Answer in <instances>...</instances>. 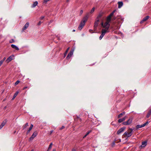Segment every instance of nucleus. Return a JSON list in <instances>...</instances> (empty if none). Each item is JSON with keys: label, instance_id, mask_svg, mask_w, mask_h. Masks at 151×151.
Instances as JSON below:
<instances>
[{"label": "nucleus", "instance_id": "nucleus-1", "mask_svg": "<svg viewBox=\"0 0 151 151\" xmlns=\"http://www.w3.org/2000/svg\"><path fill=\"white\" fill-rule=\"evenodd\" d=\"M133 129L131 128L129 129L127 131L125 132L124 134L125 137H128L131 136L132 134Z\"/></svg>", "mask_w": 151, "mask_h": 151}, {"label": "nucleus", "instance_id": "nucleus-2", "mask_svg": "<svg viewBox=\"0 0 151 151\" xmlns=\"http://www.w3.org/2000/svg\"><path fill=\"white\" fill-rule=\"evenodd\" d=\"M109 22H110L106 21L104 24L103 22H102L101 23V25L104 27L109 29L110 26V24H109Z\"/></svg>", "mask_w": 151, "mask_h": 151}, {"label": "nucleus", "instance_id": "nucleus-3", "mask_svg": "<svg viewBox=\"0 0 151 151\" xmlns=\"http://www.w3.org/2000/svg\"><path fill=\"white\" fill-rule=\"evenodd\" d=\"M132 118L130 117L129 119L126 122H123L122 124L124 125H127L131 124L132 122Z\"/></svg>", "mask_w": 151, "mask_h": 151}, {"label": "nucleus", "instance_id": "nucleus-4", "mask_svg": "<svg viewBox=\"0 0 151 151\" xmlns=\"http://www.w3.org/2000/svg\"><path fill=\"white\" fill-rule=\"evenodd\" d=\"M149 122L147 121L142 125H137L136 126V128L137 129H138L139 128H142L145 126L146 125L148 124Z\"/></svg>", "mask_w": 151, "mask_h": 151}, {"label": "nucleus", "instance_id": "nucleus-5", "mask_svg": "<svg viewBox=\"0 0 151 151\" xmlns=\"http://www.w3.org/2000/svg\"><path fill=\"white\" fill-rule=\"evenodd\" d=\"M37 131H35V132L33 133V134H32V135L31 136V137L29 138V140H32L37 135Z\"/></svg>", "mask_w": 151, "mask_h": 151}, {"label": "nucleus", "instance_id": "nucleus-6", "mask_svg": "<svg viewBox=\"0 0 151 151\" xmlns=\"http://www.w3.org/2000/svg\"><path fill=\"white\" fill-rule=\"evenodd\" d=\"M14 56L13 55H12L9 57L6 60V61L7 63H9L13 59V58Z\"/></svg>", "mask_w": 151, "mask_h": 151}, {"label": "nucleus", "instance_id": "nucleus-7", "mask_svg": "<svg viewBox=\"0 0 151 151\" xmlns=\"http://www.w3.org/2000/svg\"><path fill=\"white\" fill-rule=\"evenodd\" d=\"M104 14V13L103 12H100V13L97 18L96 19L100 21L101 18L103 16V15Z\"/></svg>", "mask_w": 151, "mask_h": 151}, {"label": "nucleus", "instance_id": "nucleus-8", "mask_svg": "<svg viewBox=\"0 0 151 151\" xmlns=\"http://www.w3.org/2000/svg\"><path fill=\"white\" fill-rule=\"evenodd\" d=\"M85 25L84 22H81L78 27V29L79 30H81Z\"/></svg>", "mask_w": 151, "mask_h": 151}, {"label": "nucleus", "instance_id": "nucleus-9", "mask_svg": "<svg viewBox=\"0 0 151 151\" xmlns=\"http://www.w3.org/2000/svg\"><path fill=\"white\" fill-rule=\"evenodd\" d=\"M125 127H123L122 128H121L120 129H119L117 132V134H120L122 132H123L124 131V129H125Z\"/></svg>", "mask_w": 151, "mask_h": 151}, {"label": "nucleus", "instance_id": "nucleus-10", "mask_svg": "<svg viewBox=\"0 0 151 151\" xmlns=\"http://www.w3.org/2000/svg\"><path fill=\"white\" fill-rule=\"evenodd\" d=\"M150 18V17L148 16H147L145 17L140 22L141 24L142 23L146 21L148 19Z\"/></svg>", "mask_w": 151, "mask_h": 151}, {"label": "nucleus", "instance_id": "nucleus-11", "mask_svg": "<svg viewBox=\"0 0 151 151\" xmlns=\"http://www.w3.org/2000/svg\"><path fill=\"white\" fill-rule=\"evenodd\" d=\"M6 122L7 121L6 120H5L0 125V129H1L5 125Z\"/></svg>", "mask_w": 151, "mask_h": 151}, {"label": "nucleus", "instance_id": "nucleus-12", "mask_svg": "<svg viewBox=\"0 0 151 151\" xmlns=\"http://www.w3.org/2000/svg\"><path fill=\"white\" fill-rule=\"evenodd\" d=\"M147 144V142L146 141H144L142 142V145L140 146V147H145Z\"/></svg>", "mask_w": 151, "mask_h": 151}, {"label": "nucleus", "instance_id": "nucleus-13", "mask_svg": "<svg viewBox=\"0 0 151 151\" xmlns=\"http://www.w3.org/2000/svg\"><path fill=\"white\" fill-rule=\"evenodd\" d=\"M29 22H27L26 24L24 25V27H23L22 29L23 30H24L26 29H27L29 27Z\"/></svg>", "mask_w": 151, "mask_h": 151}, {"label": "nucleus", "instance_id": "nucleus-14", "mask_svg": "<svg viewBox=\"0 0 151 151\" xmlns=\"http://www.w3.org/2000/svg\"><path fill=\"white\" fill-rule=\"evenodd\" d=\"M73 51H70L68 54L66 58L68 59H69L71 57V56L73 55Z\"/></svg>", "mask_w": 151, "mask_h": 151}, {"label": "nucleus", "instance_id": "nucleus-15", "mask_svg": "<svg viewBox=\"0 0 151 151\" xmlns=\"http://www.w3.org/2000/svg\"><path fill=\"white\" fill-rule=\"evenodd\" d=\"M109 29L106 28L105 29H103L101 31L102 33H103V34H104V35H105V33L108 32V30Z\"/></svg>", "mask_w": 151, "mask_h": 151}, {"label": "nucleus", "instance_id": "nucleus-16", "mask_svg": "<svg viewBox=\"0 0 151 151\" xmlns=\"http://www.w3.org/2000/svg\"><path fill=\"white\" fill-rule=\"evenodd\" d=\"M127 118V116H125L124 117H123L122 118L119 119L118 120V122L120 123L124 121Z\"/></svg>", "mask_w": 151, "mask_h": 151}, {"label": "nucleus", "instance_id": "nucleus-17", "mask_svg": "<svg viewBox=\"0 0 151 151\" xmlns=\"http://www.w3.org/2000/svg\"><path fill=\"white\" fill-rule=\"evenodd\" d=\"M11 46L12 48L16 50H19L18 47H17L16 45H13V44L11 45Z\"/></svg>", "mask_w": 151, "mask_h": 151}, {"label": "nucleus", "instance_id": "nucleus-18", "mask_svg": "<svg viewBox=\"0 0 151 151\" xmlns=\"http://www.w3.org/2000/svg\"><path fill=\"white\" fill-rule=\"evenodd\" d=\"M88 17L87 15L86 16L83 18V20L81 22H84V23L85 24V23L88 19Z\"/></svg>", "mask_w": 151, "mask_h": 151}, {"label": "nucleus", "instance_id": "nucleus-19", "mask_svg": "<svg viewBox=\"0 0 151 151\" xmlns=\"http://www.w3.org/2000/svg\"><path fill=\"white\" fill-rule=\"evenodd\" d=\"M118 8H120L123 6V3L122 1H119L118 2Z\"/></svg>", "mask_w": 151, "mask_h": 151}, {"label": "nucleus", "instance_id": "nucleus-20", "mask_svg": "<svg viewBox=\"0 0 151 151\" xmlns=\"http://www.w3.org/2000/svg\"><path fill=\"white\" fill-rule=\"evenodd\" d=\"M99 21V20L96 19V20L95 21V22L94 23V27H97V26H98Z\"/></svg>", "mask_w": 151, "mask_h": 151}, {"label": "nucleus", "instance_id": "nucleus-21", "mask_svg": "<svg viewBox=\"0 0 151 151\" xmlns=\"http://www.w3.org/2000/svg\"><path fill=\"white\" fill-rule=\"evenodd\" d=\"M38 3L37 1H35V2H34L33 4L32 5V8H34L36 6H37L38 4Z\"/></svg>", "mask_w": 151, "mask_h": 151}, {"label": "nucleus", "instance_id": "nucleus-22", "mask_svg": "<svg viewBox=\"0 0 151 151\" xmlns=\"http://www.w3.org/2000/svg\"><path fill=\"white\" fill-rule=\"evenodd\" d=\"M151 115V109L148 112L146 115V117L147 118H149Z\"/></svg>", "mask_w": 151, "mask_h": 151}, {"label": "nucleus", "instance_id": "nucleus-23", "mask_svg": "<svg viewBox=\"0 0 151 151\" xmlns=\"http://www.w3.org/2000/svg\"><path fill=\"white\" fill-rule=\"evenodd\" d=\"M19 92L18 91H17L14 94L13 97L12 98V100H14L15 97H16V96H17L18 93Z\"/></svg>", "mask_w": 151, "mask_h": 151}, {"label": "nucleus", "instance_id": "nucleus-24", "mask_svg": "<svg viewBox=\"0 0 151 151\" xmlns=\"http://www.w3.org/2000/svg\"><path fill=\"white\" fill-rule=\"evenodd\" d=\"M52 143H51L49 146L47 150V151H49L50 150H51V149L52 148Z\"/></svg>", "mask_w": 151, "mask_h": 151}, {"label": "nucleus", "instance_id": "nucleus-25", "mask_svg": "<svg viewBox=\"0 0 151 151\" xmlns=\"http://www.w3.org/2000/svg\"><path fill=\"white\" fill-rule=\"evenodd\" d=\"M125 114V112H123L122 113H121V114H119L118 116V118H119L121 117H122V116L124 115V114Z\"/></svg>", "mask_w": 151, "mask_h": 151}, {"label": "nucleus", "instance_id": "nucleus-26", "mask_svg": "<svg viewBox=\"0 0 151 151\" xmlns=\"http://www.w3.org/2000/svg\"><path fill=\"white\" fill-rule=\"evenodd\" d=\"M111 17L109 15L106 18V21L110 22L111 20Z\"/></svg>", "mask_w": 151, "mask_h": 151}, {"label": "nucleus", "instance_id": "nucleus-27", "mask_svg": "<svg viewBox=\"0 0 151 151\" xmlns=\"http://www.w3.org/2000/svg\"><path fill=\"white\" fill-rule=\"evenodd\" d=\"M28 126V123H27L24 125L23 126L22 129H24Z\"/></svg>", "mask_w": 151, "mask_h": 151}, {"label": "nucleus", "instance_id": "nucleus-28", "mask_svg": "<svg viewBox=\"0 0 151 151\" xmlns=\"http://www.w3.org/2000/svg\"><path fill=\"white\" fill-rule=\"evenodd\" d=\"M115 10H114L109 15L110 17H111L114 14V13L115 12Z\"/></svg>", "mask_w": 151, "mask_h": 151}, {"label": "nucleus", "instance_id": "nucleus-29", "mask_svg": "<svg viewBox=\"0 0 151 151\" xmlns=\"http://www.w3.org/2000/svg\"><path fill=\"white\" fill-rule=\"evenodd\" d=\"M104 35V34H103V33H101V35L99 37V40H101Z\"/></svg>", "mask_w": 151, "mask_h": 151}, {"label": "nucleus", "instance_id": "nucleus-30", "mask_svg": "<svg viewBox=\"0 0 151 151\" xmlns=\"http://www.w3.org/2000/svg\"><path fill=\"white\" fill-rule=\"evenodd\" d=\"M95 9V8L94 7H93V8L91 9V10L90 11V13L91 14L94 11Z\"/></svg>", "mask_w": 151, "mask_h": 151}, {"label": "nucleus", "instance_id": "nucleus-31", "mask_svg": "<svg viewBox=\"0 0 151 151\" xmlns=\"http://www.w3.org/2000/svg\"><path fill=\"white\" fill-rule=\"evenodd\" d=\"M69 47H68L67 49L65 51V54H64V55H66L67 54V53H68V50H69Z\"/></svg>", "mask_w": 151, "mask_h": 151}, {"label": "nucleus", "instance_id": "nucleus-32", "mask_svg": "<svg viewBox=\"0 0 151 151\" xmlns=\"http://www.w3.org/2000/svg\"><path fill=\"white\" fill-rule=\"evenodd\" d=\"M20 82V81L19 80H17L15 83V85H17Z\"/></svg>", "mask_w": 151, "mask_h": 151}, {"label": "nucleus", "instance_id": "nucleus-33", "mask_svg": "<svg viewBox=\"0 0 151 151\" xmlns=\"http://www.w3.org/2000/svg\"><path fill=\"white\" fill-rule=\"evenodd\" d=\"M33 125L32 124H31V125L29 128V130H31L33 128Z\"/></svg>", "mask_w": 151, "mask_h": 151}, {"label": "nucleus", "instance_id": "nucleus-34", "mask_svg": "<svg viewBox=\"0 0 151 151\" xmlns=\"http://www.w3.org/2000/svg\"><path fill=\"white\" fill-rule=\"evenodd\" d=\"M33 125L32 124H31V125L29 128V130H31L33 128Z\"/></svg>", "mask_w": 151, "mask_h": 151}, {"label": "nucleus", "instance_id": "nucleus-35", "mask_svg": "<svg viewBox=\"0 0 151 151\" xmlns=\"http://www.w3.org/2000/svg\"><path fill=\"white\" fill-rule=\"evenodd\" d=\"M33 125L32 124H31V125L29 128V130H31L33 128Z\"/></svg>", "mask_w": 151, "mask_h": 151}, {"label": "nucleus", "instance_id": "nucleus-36", "mask_svg": "<svg viewBox=\"0 0 151 151\" xmlns=\"http://www.w3.org/2000/svg\"><path fill=\"white\" fill-rule=\"evenodd\" d=\"M33 125L32 124H31V125L29 128V130H31L33 128Z\"/></svg>", "mask_w": 151, "mask_h": 151}, {"label": "nucleus", "instance_id": "nucleus-37", "mask_svg": "<svg viewBox=\"0 0 151 151\" xmlns=\"http://www.w3.org/2000/svg\"><path fill=\"white\" fill-rule=\"evenodd\" d=\"M14 39H12L9 42L10 43H12L14 42Z\"/></svg>", "mask_w": 151, "mask_h": 151}, {"label": "nucleus", "instance_id": "nucleus-38", "mask_svg": "<svg viewBox=\"0 0 151 151\" xmlns=\"http://www.w3.org/2000/svg\"><path fill=\"white\" fill-rule=\"evenodd\" d=\"M65 127L64 126H63L61 127L60 128V129H59L60 130H62V129H64L65 128Z\"/></svg>", "mask_w": 151, "mask_h": 151}, {"label": "nucleus", "instance_id": "nucleus-39", "mask_svg": "<svg viewBox=\"0 0 151 151\" xmlns=\"http://www.w3.org/2000/svg\"><path fill=\"white\" fill-rule=\"evenodd\" d=\"M50 0H44L43 1L44 3H46L47 2L50 1Z\"/></svg>", "mask_w": 151, "mask_h": 151}, {"label": "nucleus", "instance_id": "nucleus-40", "mask_svg": "<svg viewBox=\"0 0 151 151\" xmlns=\"http://www.w3.org/2000/svg\"><path fill=\"white\" fill-rule=\"evenodd\" d=\"M91 132V130H90L89 131H88V132H87L86 134L87 135H88L90 132Z\"/></svg>", "mask_w": 151, "mask_h": 151}, {"label": "nucleus", "instance_id": "nucleus-41", "mask_svg": "<svg viewBox=\"0 0 151 151\" xmlns=\"http://www.w3.org/2000/svg\"><path fill=\"white\" fill-rule=\"evenodd\" d=\"M44 18V16H42L40 17V19L42 20V19H43Z\"/></svg>", "mask_w": 151, "mask_h": 151}, {"label": "nucleus", "instance_id": "nucleus-42", "mask_svg": "<svg viewBox=\"0 0 151 151\" xmlns=\"http://www.w3.org/2000/svg\"><path fill=\"white\" fill-rule=\"evenodd\" d=\"M83 13V11L82 10H81L80 11V14L81 15Z\"/></svg>", "mask_w": 151, "mask_h": 151}, {"label": "nucleus", "instance_id": "nucleus-43", "mask_svg": "<svg viewBox=\"0 0 151 151\" xmlns=\"http://www.w3.org/2000/svg\"><path fill=\"white\" fill-rule=\"evenodd\" d=\"M31 130H29V129L27 131V134H28L30 132V131H31Z\"/></svg>", "mask_w": 151, "mask_h": 151}, {"label": "nucleus", "instance_id": "nucleus-44", "mask_svg": "<svg viewBox=\"0 0 151 151\" xmlns=\"http://www.w3.org/2000/svg\"><path fill=\"white\" fill-rule=\"evenodd\" d=\"M88 135H87L86 134L83 137V139L85 138Z\"/></svg>", "mask_w": 151, "mask_h": 151}, {"label": "nucleus", "instance_id": "nucleus-45", "mask_svg": "<svg viewBox=\"0 0 151 151\" xmlns=\"http://www.w3.org/2000/svg\"><path fill=\"white\" fill-rule=\"evenodd\" d=\"M41 21H40L38 23V25H40L41 24Z\"/></svg>", "mask_w": 151, "mask_h": 151}, {"label": "nucleus", "instance_id": "nucleus-46", "mask_svg": "<svg viewBox=\"0 0 151 151\" xmlns=\"http://www.w3.org/2000/svg\"><path fill=\"white\" fill-rule=\"evenodd\" d=\"M53 132V130H51L50 132V134L51 135Z\"/></svg>", "mask_w": 151, "mask_h": 151}, {"label": "nucleus", "instance_id": "nucleus-47", "mask_svg": "<svg viewBox=\"0 0 151 151\" xmlns=\"http://www.w3.org/2000/svg\"><path fill=\"white\" fill-rule=\"evenodd\" d=\"M27 88V86H26V87H24L23 88V90H24L25 89Z\"/></svg>", "mask_w": 151, "mask_h": 151}, {"label": "nucleus", "instance_id": "nucleus-48", "mask_svg": "<svg viewBox=\"0 0 151 151\" xmlns=\"http://www.w3.org/2000/svg\"><path fill=\"white\" fill-rule=\"evenodd\" d=\"M72 151H76V150L74 148H73L72 149Z\"/></svg>", "mask_w": 151, "mask_h": 151}, {"label": "nucleus", "instance_id": "nucleus-49", "mask_svg": "<svg viewBox=\"0 0 151 151\" xmlns=\"http://www.w3.org/2000/svg\"><path fill=\"white\" fill-rule=\"evenodd\" d=\"M6 59V58L5 57L4 58L3 60L2 61H3Z\"/></svg>", "mask_w": 151, "mask_h": 151}, {"label": "nucleus", "instance_id": "nucleus-50", "mask_svg": "<svg viewBox=\"0 0 151 151\" xmlns=\"http://www.w3.org/2000/svg\"><path fill=\"white\" fill-rule=\"evenodd\" d=\"M56 149H53L52 150V151H56Z\"/></svg>", "mask_w": 151, "mask_h": 151}, {"label": "nucleus", "instance_id": "nucleus-51", "mask_svg": "<svg viewBox=\"0 0 151 151\" xmlns=\"http://www.w3.org/2000/svg\"><path fill=\"white\" fill-rule=\"evenodd\" d=\"M92 31V30L90 29L89 30V32H91Z\"/></svg>", "mask_w": 151, "mask_h": 151}, {"label": "nucleus", "instance_id": "nucleus-52", "mask_svg": "<svg viewBox=\"0 0 151 151\" xmlns=\"http://www.w3.org/2000/svg\"><path fill=\"white\" fill-rule=\"evenodd\" d=\"M72 31H73V32H75V29H73V30Z\"/></svg>", "mask_w": 151, "mask_h": 151}, {"label": "nucleus", "instance_id": "nucleus-53", "mask_svg": "<svg viewBox=\"0 0 151 151\" xmlns=\"http://www.w3.org/2000/svg\"><path fill=\"white\" fill-rule=\"evenodd\" d=\"M69 0H67V2H69Z\"/></svg>", "mask_w": 151, "mask_h": 151}, {"label": "nucleus", "instance_id": "nucleus-54", "mask_svg": "<svg viewBox=\"0 0 151 151\" xmlns=\"http://www.w3.org/2000/svg\"><path fill=\"white\" fill-rule=\"evenodd\" d=\"M16 132V131H15L14 132V133H15Z\"/></svg>", "mask_w": 151, "mask_h": 151}, {"label": "nucleus", "instance_id": "nucleus-55", "mask_svg": "<svg viewBox=\"0 0 151 151\" xmlns=\"http://www.w3.org/2000/svg\"><path fill=\"white\" fill-rule=\"evenodd\" d=\"M31 151H33V150H32Z\"/></svg>", "mask_w": 151, "mask_h": 151}]
</instances>
